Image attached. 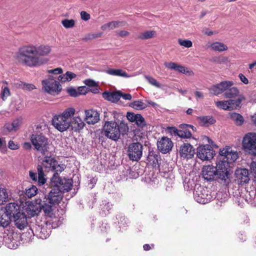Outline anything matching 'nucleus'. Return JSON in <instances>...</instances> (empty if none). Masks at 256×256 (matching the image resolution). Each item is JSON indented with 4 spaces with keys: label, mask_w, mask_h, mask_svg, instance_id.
Here are the masks:
<instances>
[{
    "label": "nucleus",
    "mask_w": 256,
    "mask_h": 256,
    "mask_svg": "<svg viewBox=\"0 0 256 256\" xmlns=\"http://www.w3.org/2000/svg\"><path fill=\"white\" fill-rule=\"evenodd\" d=\"M156 34L154 30H146L142 32L138 36V38L142 40H146L154 37Z\"/></svg>",
    "instance_id": "33"
},
{
    "label": "nucleus",
    "mask_w": 256,
    "mask_h": 256,
    "mask_svg": "<svg viewBox=\"0 0 256 256\" xmlns=\"http://www.w3.org/2000/svg\"><path fill=\"white\" fill-rule=\"evenodd\" d=\"M10 95V89L7 86L2 88V90L1 93V98L3 100H5L8 96Z\"/></svg>",
    "instance_id": "46"
},
{
    "label": "nucleus",
    "mask_w": 256,
    "mask_h": 256,
    "mask_svg": "<svg viewBox=\"0 0 256 256\" xmlns=\"http://www.w3.org/2000/svg\"><path fill=\"white\" fill-rule=\"evenodd\" d=\"M146 80L148 82V83L153 86H156L158 88H160L162 84H160L157 80L152 76L146 75L144 76Z\"/></svg>",
    "instance_id": "41"
},
{
    "label": "nucleus",
    "mask_w": 256,
    "mask_h": 256,
    "mask_svg": "<svg viewBox=\"0 0 256 256\" xmlns=\"http://www.w3.org/2000/svg\"><path fill=\"white\" fill-rule=\"evenodd\" d=\"M226 163L218 162L216 166L212 165L204 166L202 170V175L204 180L212 182L219 180L224 184H228L230 182V172L226 170Z\"/></svg>",
    "instance_id": "3"
},
{
    "label": "nucleus",
    "mask_w": 256,
    "mask_h": 256,
    "mask_svg": "<svg viewBox=\"0 0 256 256\" xmlns=\"http://www.w3.org/2000/svg\"><path fill=\"white\" fill-rule=\"evenodd\" d=\"M111 208V205L109 202H107L105 204L104 208H102L103 212L106 214V212H108L110 210Z\"/></svg>",
    "instance_id": "60"
},
{
    "label": "nucleus",
    "mask_w": 256,
    "mask_h": 256,
    "mask_svg": "<svg viewBox=\"0 0 256 256\" xmlns=\"http://www.w3.org/2000/svg\"><path fill=\"white\" fill-rule=\"evenodd\" d=\"M117 34L121 37L127 36L130 34V32L126 30H120L116 32Z\"/></svg>",
    "instance_id": "59"
},
{
    "label": "nucleus",
    "mask_w": 256,
    "mask_h": 256,
    "mask_svg": "<svg viewBox=\"0 0 256 256\" xmlns=\"http://www.w3.org/2000/svg\"><path fill=\"white\" fill-rule=\"evenodd\" d=\"M8 198V194L6 189L0 188V204L6 202Z\"/></svg>",
    "instance_id": "45"
},
{
    "label": "nucleus",
    "mask_w": 256,
    "mask_h": 256,
    "mask_svg": "<svg viewBox=\"0 0 256 256\" xmlns=\"http://www.w3.org/2000/svg\"><path fill=\"white\" fill-rule=\"evenodd\" d=\"M52 124L60 132H62L70 128V120L63 118L62 116H55L52 118Z\"/></svg>",
    "instance_id": "15"
},
{
    "label": "nucleus",
    "mask_w": 256,
    "mask_h": 256,
    "mask_svg": "<svg viewBox=\"0 0 256 256\" xmlns=\"http://www.w3.org/2000/svg\"><path fill=\"white\" fill-rule=\"evenodd\" d=\"M234 84L232 81L225 80L213 85L209 88V91L214 95L218 96L224 92L226 98H232L239 95V90L236 87L232 86Z\"/></svg>",
    "instance_id": "5"
},
{
    "label": "nucleus",
    "mask_w": 256,
    "mask_h": 256,
    "mask_svg": "<svg viewBox=\"0 0 256 256\" xmlns=\"http://www.w3.org/2000/svg\"><path fill=\"white\" fill-rule=\"evenodd\" d=\"M238 76L240 80L244 84H248V79L243 74H239Z\"/></svg>",
    "instance_id": "61"
},
{
    "label": "nucleus",
    "mask_w": 256,
    "mask_h": 256,
    "mask_svg": "<svg viewBox=\"0 0 256 256\" xmlns=\"http://www.w3.org/2000/svg\"><path fill=\"white\" fill-rule=\"evenodd\" d=\"M64 169V164H54V166L52 169V171L55 172L53 176H58L61 173Z\"/></svg>",
    "instance_id": "44"
},
{
    "label": "nucleus",
    "mask_w": 256,
    "mask_h": 256,
    "mask_svg": "<svg viewBox=\"0 0 256 256\" xmlns=\"http://www.w3.org/2000/svg\"><path fill=\"white\" fill-rule=\"evenodd\" d=\"M76 112V110L73 108H66L61 114L63 118L67 120H72L71 118L74 116Z\"/></svg>",
    "instance_id": "36"
},
{
    "label": "nucleus",
    "mask_w": 256,
    "mask_h": 256,
    "mask_svg": "<svg viewBox=\"0 0 256 256\" xmlns=\"http://www.w3.org/2000/svg\"><path fill=\"white\" fill-rule=\"evenodd\" d=\"M210 47L213 50L223 52L228 50V46L220 42H214L211 44Z\"/></svg>",
    "instance_id": "35"
},
{
    "label": "nucleus",
    "mask_w": 256,
    "mask_h": 256,
    "mask_svg": "<svg viewBox=\"0 0 256 256\" xmlns=\"http://www.w3.org/2000/svg\"><path fill=\"white\" fill-rule=\"evenodd\" d=\"M37 172L38 174V183L40 186L43 185L46 182L44 178V174L42 166L38 165L37 166Z\"/></svg>",
    "instance_id": "34"
},
{
    "label": "nucleus",
    "mask_w": 256,
    "mask_h": 256,
    "mask_svg": "<svg viewBox=\"0 0 256 256\" xmlns=\"http://www.w3.org/2000/svg\"><path fill=\"white\" fill-rule=\"evenodd\" d=\"M64 76L65 78V82H66L70 81L72 78H76V75L71 72H67L64 74Z\"/></svg>",
    "instance_id": "49"
},
{
    "label": "nucleus",
    "mask_w": 256,
    "mask_h": 256,
    "mask_svg": "<svg viewBox=\"0 0 256 256\" xmlns=\"http://www.w3.org/2000/svg\"><path fill=\"white\" fill-rule=\"evenodd\" d=\"M48 72L53 74H60L62 72V70L60 68H58L54 70H48Z\"/></svg>",
    "instance_id": "55"
},
{
    "label": "nucleus",
    "mask_w": 256,
    "mask_h": 256,
    "mask_svg": "<svg viewBox=\"0 0 256 256\" xmlns=\"http://www.w3.org/2000/svg\"><path fill=\"white\" fill-rule=\"evenodd\" d=\"M230 117L238 126H240L244 122V118L242 116L238 113H232L230 115Z\"/></svg>",
    "instance_id": "38"
},
{
    "label": "nucleus",
    "mask_w": 256,
    "mask_h": 256,
    "mask_svg": "<svg viewBox=\"0 0 256 256\" xmlns=\"http://www.w3.org/2000/svg\"><path fill=\"white\" fill-rule=\"evenodd\" d=\"M250 170L252 176L256 178V162H252L251 163Z\"/></svg>",
    "instance_id": "52"
},
{
    "label": "nucleus",
    "mask_w": 256,
    "mask_h": 256,
    "mask_svg": "<svg viewBox=\"0 0 256 256\" xmlns=\"http://www.w3.org/2000/svg\"><path fill=\"white\" fill-rule=\"evenodd\" d=\"M51 182L53 188L47 196L45 202L52 204H58L62 200L61 193L69 192L72 186V180L62 178L59 176H53Z\"/></svg>",
    "instance_id": "2"
},
{
    "label": "nucleus",
    "mask_w": 256,
    "mask_h": 256,
    "mask_svg": "<svg viewBox=\"0 0 256 256\" xmlns=\"http://www.w3.org/2000/svg\"><path fill=\"white\" fill-rule=\"evenodd\" d=\"M42 84L44 91L50 94H58L62 90V86L59 82L52 77L43 80Z\"/></svg>",
    "instance_id": "12"
},
{
    "label": "nucleus",
    "mask_w": 256,
    "mask_h": 256,
    "mask_svg": "<svg viewBox=\"0 0 256 256\" xmlns=\"http://www.w3.org/2000/svg\"><path fill=\"white\" fill-rule=\"evenodd\" d=\"M158 150L162 154L169 152L173 146L171 140L167 137H162L157 142Z\"/></svg>",
    "instance_id": "16"
},
{
    "label": "nucleus",
    "mask_w": 256,
    "mask_h": 256,
    "mask_svg": "<svg viewBox=\"0 0 256 256\" xmlns=\"http://www.w3.org/2000/svg\"><path fill=\"white\" fill-rule=\"evenodd\" d=\"M62 24L65 28H70L75 26V21L72 19H64L62 21Z\"/></svg>",
    "instance_id": "43"
},
{
    "label": "nucleus",
    "mask_w": 256,
    "mask_h": 256,
    "mask_svg": "<svg viewBox=\"0 0 256 256\" xmlns=\"http://www.w3.org/2000/svg\"><path fill=\"white\" fill-rule=\"evenodd\" d=\"M30 178L34 180V181H37L38 180V178H37V174L36 172H34L32 171L30 172Z\"/></svg>",
    "instance_id": "63"
},
{
    "label": "nucleus",
    "mask_w": 256,
    "mask_h": 256,
    "mask_svg": "<svg viewBox=\"0 0 256 256\" xmlns=\"http://www.w3.org/2000/svg\"><path fill=\"white\" fill-rule=\"evenodd\" d=\"M200 124L204 126H208L216 122V120L212 116H201L198 117Z\"/></svg>",
    "instance_id": "29"
},
{
    "label": "nucleus",
    "mask_w": 256,
    "mask_h": 256,
    "mask_svg": "<svg viewBox=\"0 0 256 256\" xmlns=\"http://www.w3.org/2000/svg\"><path fill=\"white\" fill-rule=\"evenodd\" d=\"M126 118L130 122H134L138 128H143L146 126L144 118L140 114H135L134 112H128Z\"/></svg>",
    "instance_id": "18"
},
{
    "label": "nucleus",
    "mask_w": 256,
    "mask_h": 256,
    "mask_svg": "<svg viewBox=\"0 0 256 256\" xmlns=\"http://www.w3.org/2000/svg\"><path fill=\"white\" fill-rule=\"evenodd\" d=\"M8 147L11 150H17L18 148V144H16L12 140H10L8 143Z\"/></svg>",
    "instance_id": "56"
},
{
    "label": "nucleus",
    "mask_w": 256,
    "mask_h": 256,
    "mask_svg": "<svg viewBox=\"0 0 256 256\" xmlns=\"http://www.w3.org/2000/svg\"><path fill=\"white\" fill-rule=\"evenodd\" d=\"M102 96L105 100L112 102H118L120 98V91L113 92H103Z\"/></svg>",
    "instance_id": "28"
},
{
    "label": "nucleus",
    "mask_w": 256,
    "mask_h": 256,
    "mask_svg": "<svg viewBox=\"0 0 256 256\" xmlns=\"http://www.w3.org/2000/svg\"><path fill=\"white\" fill-rule=\"evenodd\" d=\"M6 214L12 220V218L17 214H18L22 211L20 206L16 202H10L8 204L5 208H4Z\"/></svg>",
    "instance_id": "19"
},
{
    "label": "nucleus",
    "mask_w": 256,
    "mask_h": 256,
    "mask_svg": "<svg viewBox=\"0 0 256 256\" xmlns=\"http://www.w3.org/2000/svg\"><path fill=\"white\" fill-rule=\"evenodd\" d=\"M246 100L245 97L240 95L236 100L218 101L216 102V106L224 110H232L240 108L242 100Z\"/></svg>",
    "instance_id": "9"
},
{
    "label": "nucleus",
    "mask_w": 256,
    "mask_h": 256,
    "mask_svg": "<svg viewBox=\"0 0 256 256\" xmlns=\"http://www.w3.org/2000/svg\"><path fill=\"white\" fill-rule=\"evenodd\" d=\"M230 148H223L220 150V154L221 156H223L222 160H220L218 162H226V170H228V164L234 162L238 158V154L236 152L230 150Z\"/></svg>",
    "instance_id": "13"
},
{
    "label": "nucleus",
    "mask_w": 256,
    "mask_h": 256,
    "mask_svg": "<svg viewBox=\"0 0 256 256\" xmlns=\"http://www.w3.org/2000/svg\"><path fill=\"white\" fill-rule=\"evenodd\" d=\"M12 220L6 214L3 208L0 209V226L4 228L9 225Z\"/></svg>",
    "instance_id": "30"
},
{
    "label": "nucleus",
    "mask_w": 256,
    "mask_h": 256,
    "mask_svg": "<svg viewBox=\"0 0 256 256\" xmlns=\"http://www.w3.org/2000/svg\"><path fill=\"white\" fill-rule=\"evenodd\" d=\"M37 191V188L36 186L32 185L30 188L28 189H26V195L28 197L30 198L36 194Z\"/></svg>",
    "instance_id": "42"
},
{
    "label": "nucleus",
    "mask_w": 256,
    "mask_h": 256,
    "mask_svg": "<svg viewBox=\"0 0 256 256\" xmlns=\"http://www.w3.org/2000/svg\"><path fill=\"white\" fill-rule=\"evenodd\" d=\"M104 72L110 76L123 77L124 78H128L132 76L128 74L126 71L122 69H114L108 68L104 70Z\"/></svg>",
    "instance_id": "27"
},
{
    "label": "nucleus",
    "mask_w": 256,
    "mask_h": 256,
    "mask_svg": "<svg viewBox=\"0 0 256 256\" xmlns=\"http://www.w3.org/2000/svg\"><path fill=\"white\" fill-rule=\"evenodd\" d=\"M242 146L250 155L256 156V133L250 132L243 138Z\"/></svg>",
    "instance_id": "8"
},
{
    "label": "nucleus",
    "mask_w": 256,
    "mask_h": 256,
    "mask_svg": "<svg viewBox=\"0 0 256 256\" xmlns=\"http://www.w3.org/2000/svg\"><path fill=\"white\" fill-rule=\"evenodd\" d=\"M130 106L136 110H142L148 106L142 100L134 101L132 102Z\"/></svg>",
    "instance_id": "37"
},
{
    "label": "nucleus",
    "mask_w": 256,
    "mask_h": 256,
    "mask_svg": "<svg viewBox=\"0 0 256 256\" xmlns=\"http://www.w3.org/2000/svg\"><path fill=\"white\" fill-rule=\"evenodd\" d=\"M228 61V58L226 56H218L214 58V62L216 64H222Z\"/></svg>",
    "instance_id": "47"
},
{
    "label": "nucleus",
    "mask_w": 256,
    "mask_h": 256,
    "mask_svg": "<svg viewBox=\"0 0 256 256\" xmlns=\"http://www.w3.org/2000/svg\"><path fill=\"white\" fill-rule=\"evenodd\" d=\"M214 154V151L209 144L200 146L197 148V156L203 160L212 159Z\"/></svg>",
    "instance_id": "14"
},
{
    "label": "nucleus",
    "mask_w": 256,
    "mask_h": 256,
    "mask_svg": "<svg viewBox=\"0 0 256 256\" xmlns=\"http://www.w3.org/2000/svg\"><path fill=\"white\" fill-rule=\"evenodd\" d=\"M78 94H85L86 93V86L80 87L78 88Z\"/></svg>",
    "instance_id": "62"
},
{
    "label": "nucleus",
    "mask_w": 256,
    "mask_h": 256,
    "mask_svg": "<svg viewBox=\"0 0 256 256\" xmlns=\"http://www.w3.org/2000/svg\"><path fill=\"white\" fill-rule=\"evenodd\" d=\"M84 84L89 86H94L96 85V82L90 79H88L84 80Z\"/></svg>",
    "instance_id": "58"
},
{
    "label": "nucleus",
    "mask_w": 256,
    "mask_h": 256,
    "mask_svg": "<svg viewBox=\"0 0 256 256\" xmlns=\"http://www.w3.org/2000/svg\"><path fill=\"white\" fill-rule=\"evenodd\" d=\"M128 124L123 121L118 123L115 121L106 122L103 126L104 135L109 139L114 142L118 141L120 135L127 134L128 132Z\"/></svg>",
    "instance_id": "4"
},
{
    "label": "nucleus",
    "mask_w": 256,
    "mask_h": 256,
    "mask_svg": "<svg viewBox=\"0 0 256 256\" xmlns=\"http://www.w3.org/2000/svg\"><path fill=\"white\" fill-rule=\"evenodd\" d=\"M194 196L195 200L200 204H206L212 198L210 192L207 188L200 186L194 190Z\"/></svg>",
    "instance_id": "10"
},
{
    "label": "nucleus",
    "mask_w": 256,
    "mask_h": 256,
    "mask_svg": "<svg viewBox=\"0 0 256 256\" xmlns=\"http://www.w3.org/2000/svg\"><path fill=\"white\" fill-rule=\"evenodd\" d=\"M84 126V123L79 116L74 117L72 120H70V128L74 132L82 130Z\"/></svg>",
    "instance_id": "24"
},
{
    "label": "nucleus",
    "mask_w": 256,
    "mask_h": 256,
    "mask_svg": "<svg viewBox=\"0 0 256 256\" xmlns=\"http://www.w3.org/2000/svg\"><path fill=\"white\" fill-rule=\"evenodd\" d=\"M167 131L168 133L172 135L178 136L179 133V130L177 129L175 127H169L167 129Z\"/></svg>",
    "instance_id": "51"
},
{
    "label": "nucleus",
    "mask_w": 256,
    "mask_h": 256,
    "mask_svg": "<svg viewBox=\"0 0 256 256\" xmlns=\"http://www.w3.org/2000/svg\"><path fill=\"white\" fill-rule=\"evenodd\" d=\"M178 42L180 46H184L187 48H190L192 46V41L190 40H183L182 39H178Z\"/></svg>",
    "instance_id": "48"
},
{
    "label": "nucleus",
    "mask_w": 256,
    "mask_h": 256,
    "mask_svg": "<svg viewBox=\"0 0 256 256\" xmlns=\"http://www.w3.org/2000/svg\"><path fill=\"white\" fill-rule=\"evenodd\" d=\"M51 52V48L48 45L34 46L29 44L19 48L16 54L17 61L24 66L30 68L37 67L47 62L48 60L38 56H46Z\"/></svg>",
    "instance_id": "1"
},
{
    "label": "nucleus",
    "mask_w": 256,
    "mask_h": 256,
    "mask_svg": "<svg viewBox=\"0 0 256 256\" xmlns=\"http://www.w3.org/2000/svg\"><path fill=\"white\" fill-rule=\"evenodd\" d=\"M15 225L20 230H23L28 225L27 216L24 212H21L13 218Z\"/></svg>",
    "instance_id": "22"
},
{
    "label": "nucleus",
    "mask_w": 256,
    "mask_h": 256,
    "mask_svg": "<svg viewBox=\"0 0 256 256\" xmlns=\"http://www.w3.org/2000/svg\"><path fill=\"white\" fill-rule=\"evenodd\" d=\"M190 128L193 130H196V128L192 125L184 124L180 125L182 129L179 130L178 136L181 138H190L192 136V133L188 130V128Z\"/></svg>",
    "instance_id": "25"
},
{
    "label": "nucleus",
    "mask_w": 256,
    "mask_h": 256,
    "mask_svg": "<svg viewBox=\"0 0 256 256\" xmlns=\"http://www.w3.org/2000/svg\"><path fill=\"white\" fill-rule=\"evenodd\" d=\"M85 116V120L89 124H94L100 120V114L93 110H86Z\"/></svg>",
    "instance_id": "23"
},
{
    "label": "nucleus",
    "mask_w": 256,
    "mask_h": 256,
    "mask_svg": "<svg viewBox=\"0 0 256 256\" xmlns=\"http://www.w3.org/2000/svg\"><path fill=\"white\" fill-rule=\"evenodd\" d=\"M47 199V196H45L44 200H40L38 202H30L26 208V212L29 217L34 216L37 215L42 210L44 214L52 218L53 216L54 206L56 204H50L48 202H45Z\"/></svg>",
    "instance_id": "6"
},
{
    "label": "nucleus",
    "mask_w": 256,
    "mask_h": 256,
    "mask_svg": "<svg viewBox=\"0 0 256 256\" xmlns=\"http://www.w3.org/2000/svg\"><path fill=\"white\" fill-rule=\"evenodd\" d=\"M122 23L119 21H112L103 24L100 28L102 30H110L122 26Z\"/></svg>",
    "instance_id": "32"
},
{
    "label": "nucleus",
    "mask_w": 256,
    "mask_h": 256,
    "mask_svg": "<svg viewBox=\"0 0 256 256\" xmlns=\"http://www.w3.org/2000/svg\"><path fill=\"white\" fill-rule=\"evenodd\" d=\"M68 92L72 96L76 97L78 96V92L73 88H68Z\"/></svg>",
    "instance_id": "53"
},
{
    "label": "nucleus",
    "mask_w": 256,
    "mask_h": 256,
    "mask_svg": "<svg viewBox=\"0 0 256 256\" xmlns=\"http://www.w3.org/2000/svg\"><path fill=\"white\" fill-rule=\"evenodd\" d=\"M24 88L27 90H31L36 88L35 86L32 84H24Z\"/></svg>",
    "instance_id": "64"
},
{
    "label": "nucleus",
    "mask_w": 256,
    "mask_h": 256,
    "mask_svg": "<svg viewBox=\"0 0 256 256\" xmlns=\"http://www.w3.org/2000/svg\"><path fill=\"white\" fill-rule=\"evenodd\" d=\"M164 65L166 68L169 69L178 71L182 74H186L189 76H192L194 74V73L192 70H188L185 66L174 62H165Z\"/></svg>",
    "instance_id": "21"
},
{
    "label": "nucleus",
    "mask_w": 256,
    "mask_h": 256,
    "mask_svg": "<svg viewBox=\"0 0 256 256\" xmlns=\"http://www.w3.org/2000/svg\"><path fill=\"white\" fill-rule=\"evenodd\" d=\"M120 97L125 100H130L132 98V96L130 94H123L122 92L120 91Z\"/></svg>",
    "instance_id": "57"
},
{
    "label": "nucleus",
    "mask_w": 256,
    "mask_h": 256,
    "mask_svg": "<svg viewBox=\"0 0 256 256\" xmlns=\"http://www.w3.org/2000/svg\"><path fill=\"white\" fill-rule=\"evenodd\" d=\"M38 230H40V233H41V234H40V237L42 239L46 238L48 236V233L46 228L42 227L40 228Z\"/></svg>",
    "instance_id": "50"
},
{
    "label": "nucleus",
    "mask_w": 256,
    "mask_h": 256,
    "mask_svg": "<svg viewBox=\"0 0 256 256\" xmlns=\"http://www.w3.org/2000/svg\"><path fill=\"white\" fill-rule=\"evenodd\" d=\"M102 32H96V33H89L86 34L82 40L86 42L89 40H92L93 39H95L98 38H100L102 36Z\"/></svg>",
    "instance_id": "40"
},
{
    "label": "nucleus",
    "mask_w": 256,
    "mask_h": 256,
    "mask_svg": "<svg viewBox=\"0 0 256 256\" xmlns=\"http://www.w3.org/2000/svg\"><path fill=\"white\" fill-rule=\"evenodd\" d=\"M179 152L182 158L190 159L194 156L195 150L191 144L184 143L180 146Z\"/></svg>",
    "instance_id": "17"
},
{
    "label": "nucleus",
    "mask_w": 256,
    "mask_h": 256,
    "mask_svg": "<svg viewBox=\"0 0 256 256\" xmlns=\"http://www.w3.org/2000/svg\"><path fill=\"white\" fill-rule=\"evenodd\" d=\"M56 164H58L57 160L52 156H45L42 162V166L46 168H50V170Z\"/></svg>",
    "instance_id": "31"
},
{
    "label": "nucleus",
    "mask_w": 256,
    "mask_h": 256,
    "mask_svg": "<svg viewBox=\"0 0 256 256\" xmlns=\"http://www.w3.org/2000/svg\"><path fill=\"white\" fill-rule=\"evenodd\" d=\"M160 158L158 154L154 151L150 152L148 156V160L150 162L156 164Z\"/></svg>",
    "instance_id": "39"
},
{
    "label": "nucleus",
    "mask_w": 256,
    "mask_h": 256,
    "mask_svg": "<svg viewBox=\"0 0 256 256\" xmlns=\"http://www.w3.org/2000/svg\"><path fill=\"white\" fill-rule=\"evenodd\" d=\"M143 146L138 142L130 144L128 148L127 154L130 160L138 161L140 159L142 154Z\"/></svg>",
    "instance_id": "11"
},
{
    "label": "nucleus",
    "mask_w": 256,
    "mask_h": 256,
    "mask_svg": "<svg viewBox=\"0 0 256 256\" xmlns=\"http://www.w3.org/2000/svg\"><path fill=\"white\" fill-rule=\"evenodd\" d=\"M30 140L34 148L42 155H45L48 152L50 146L48 138L42 134H32Z\"/></svg>",
    "instance_id": "7"
},
{
    "label": "nucleus",
    "mask_w": 256,
    "mask_h": 256,
    "mask_svg": "<svg viewBox=\"0 0 256 256\" xmlns=\"http://www.w3.org/2000/svg\"><path fill=\"white\" fill-rule=\"evenodd\" d=\"M81 18L85 21L89 20L90 18V14L84 11H82L80 12Z\"/></svg>",
    "instance_id": "54"
},
{
    "label": "nucleus",
    "mask_w": 256,
    "mask_h": 256,
    "mask_svg": "<svg viewBox=\"0 0 256 256\" xmlns=\"http://www.w3.org/2000/svg\"><path fill=\"white\" fill-rule=\"evenodd\" d=\"M21 124L22 118H18L14 120L11 124L6 123L4 126V128L8 132H16L20 128Z\"/></svg>",
    "instance_id": "26"
},
{
    "label": "nucleus",
    "mask_w": 256,
    "mask_h": 256,
    "mask_svg": "<svg viewBox=\"0 0 256 256\" xmlns=\"http://www.w3.org/2000/svg\"><path fill=\"white\" fill-rule=\"evenodd\" d=\"M235 175L240 184H247L250 180L248 170L246 168L237 169L235 172Z\"/></svg>",
    "instance_id": "20"
}]
</instances>
